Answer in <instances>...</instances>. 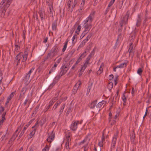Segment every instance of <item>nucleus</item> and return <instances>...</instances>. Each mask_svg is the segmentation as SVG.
Here are the masks:
<instances>
[{
	"label": "nucleus",
	"mask_w": 151,
	"mask_h": 151,
	"mask_svg": "<svg viewBox=\"0 0 151 151\" xmlns=\"http://www.w3.org/2000/svg\"><path fill=\"white\" fill-rule=\"evenodd\" d=\"M95 14L94 11L91 12L88 17L83 21L85 30L89 32L92 27V22L94 18Z\"/></svg>",
	"instance_id": "obj_1"
},
{
	"label": "nucleus",
	"mask_w": 151,
	"mask_h": 151,
	"mask_svg": "<svg viewBox=\"0 0 151 151\" xmlns=\"http://www.w3.org/2000/svg\"><path fill=\"white\" fill-rule=\"evenodd\" d=\"M28 56V52L25 51L24 54L22 53H20L18 54L15 58V60L17 61V65L19 64L21 60H22V62L25 61L27 59Z\"/></svg>",
	"instance_id": "obj_2"
},
{
	"label": "nucleus",
	"mask_w": 151,
	"mask_h": 151,
	"mask_svg": "<svg viewBox=\"0 0 151 151\" xmlns=\"http://www.w3.org/2000/svg\"><path fill=\"white\" fill-rule=\"evenodd\" d=\"M77 3V0H69L67 4L68 11L72 12Z\"/></svg>",
	"instance_id": "obj_3"
},
{
	"label": "nucleus",
	"mask_w": 151,
	"mask_h": 151,
	"mask_svg": "<svg viewBox=\"0 0 151 151\" xmlns=\"http://www.w3.org/2000/svg\"><path fill=\"white\" fill-rule=\"evenodd\" d=\"M70 63H63L61 67V71L60 73L62 75H65L70 68Z\"/></svg>",
	"instance_id": "obj_4"
},
{
	"label": "nucleus",
	"mask_w": 151,
	"mask_h": 151,
	"mask_svg": "<svg viewBox=\"0 0 151 151\" xmlns=\"http://www.w3.org/2000/svg\"><path fill=\"white\" fill-rule=\"evenodd\" d=\"M83 120L80 121H73L70 126V129L72 131H75L77 128L78 124H81L82 123Z\"/></svg>",
	"instance_id": "obj_5"
},
{
	"label": "nucleus",
	"mask_w": 151,
	"mask_h": 151,
	"mask_svg": "<svg viewBox=\"0 0 151 151\" xmlns=\"http://www.w3.org/2000/svg\"><path fill=\"white\" fill-rule=\"evenodd\" d=\"M129 15L128 12H127L124 17H121L120 23V25L121 27H122L123 24L126 25L127 23Z\"/></svg>",
	"instance_id": "obj_6"
},
{
	"label": "nucleus",
	"mask_w": 151,
	"mask_h": 151,
	"mask_svg": "<svg viewBox=\"0 0 151 151\" xmlns=\"http://www.w3.org/2000/svg\"><path fill=\"white\" fill-rule=\"evenodd\" d=\"M63 76V75L60 74V73L58 75H57L54 79L52 83L49 86L48 88V89L50 90L54 86L58 81L59 79Z\"/></svg>",
	"instance_id": "obj_7"
},
{
	"label": "nucleus",
	"mask_w": 151,
	"mask_h": 151,
	"mask_svg": "<svg viewBox=\"0 0 151 151\" xmlns=\"http://www.w3.org/2000/svg\"><path fill=\"white\" fill-rule=\"evenodd\" d=\"M63 76V75L60 74V73L58 75H57L54 79L52 83L49 86L48 88V89L50 90L54 86L58 81L59 79Z\"/></svg>",
	"instance_id": "obj_8"
},
{
	"label": "nucleus",
	"mask_w": 151,
	"mask_h": 151,
	"mask_svg": "<svg viewBox=\"0 0 151 151\" xmlns=\"http://www.w3.org/2000/svg\"><path fill=\"white\" fill-rule=\"evenodd\" d=\"M35 68L32 67L31 69L29 71L27 74H26L24 77V80L26 81V82H28L29 83L30 82L31 79L29 80V77L31 73L33 72L35 69Z\"/></svg>",
	"instance_id": "obj_9"
},
{
	"label": "nucleus",
	"mask_w": 151,
	"mask_h": 151,
	"mask_svg": "<svg viewBox=\"0 0 151 151\" xmlns=\"http://www.w3.org/2000/svg\"><path fill=\"white\" fill-rule=\"evenodd\" d=\"M24 125V124H21L20 125V126L18 128V129L14 133V134L12 137L9 141V142L10 141H14L15 140L16 137L18 136V133H17L18 131V130H21Z\"/></svg>",
	"instance_id": "obj_10"
},
{
	"label": "nucleus",
	"mask_w": 151,
	"mask_h": 151,
	"mask_svg": "<svg viewBox=\"0 0 151 151\" xmlns=\"http://www.w3.org/2000/svg\"><path fill=\"white\" fill-rule=\"evenodd\" d=\"M118 133H116L115 134L113 138L112 141L111 146V149H114V148L115 144L116 142L117 138L118 137Z\"/></svg>",
	"instance_id": "obj_11"
},
{
	"label": "nucleus",
	"mask_w": 151,
	"mask_h": 151,
	"mask_svg": "<svg viewBox=\"0 0 151 151\" xmlns=\"http://www.w3.org/2000/svg\"><path fill=\"white\" fill-rule=\"evenodd\" d=\"M81 84V82L80 81L76 83L73 89V93L74 94L76 93Z\"/></svg>",
	"instance_id": "obj_12"
},
{
	"label": "nucleus",
	"mask_w": 151,
	"mask_h": 151,
	"mask_svg": "<svg viewBox=\"0 0 151 151\" xmlns=\"http://www.w3.org/2000/svg\"><path fill=\"white\" fill-rule=\"evenodd\" d=\"M56 55L50 51V52L48 54L46 57L45 58L44 61L46 60L47 59H50V60L51 59Z\"/></svg>",
	"instance_id": "obj_13"
},
{
	"label": "nucleus",
	"mask_w": 151,
	"mask_h": 151,
	"mask_svg": "<svg viewBox=\"0 0 151 151\" xmlns=\"http://www.w3.org/2000/svg\"><path fill=\"white\" fill-rule=\"evenodd\" d=\"M53 132V130L52 132L47 139V140L48 142H51L54 139L55 137V134Z\"/></svg>",
	"instance_id": "obj_14"
},
{
	"label": "nucleus",
	"mask_w": 151,
	"mask_h": 151,
	"mask_svg": "<svg viewBox=\"0 0 151 151\" xmlns=\"http://www.w3.org/2000/svg\"><path fill=\"white\" fill-rule=\"evenodd\" d=\"M97 103V100H95L92 101L91 104H90L88 106L91 109H93L95 108Z\"/></svg>",
	"instance_id": "obj_15"
},
{
	"label": "nucleus",
	"mask_w": 151,
	"mask_h": 151,
	"mask_svg": "<svg viewBox=\"0 0 151 151\" xmlns=\"http://www.w3.org/2000/svg\"><path fill=\"white\" fill-rule=\"evenodd\" d=\"M104 66V63H102L99 69L97 72L98 75H100L102 72L103 70Z\"/></svg>",
	"instance_id": "obj_16"
},
{
	"label": "nucleus",
	"mask_w": 151,
	"mask_h": 151,
	"mask_svg": "<svg viewBox=\"0 0 151 151\" xmlns=\"http://www.w3.org/2000/svg\"><path fill=\"white\" fill-rule=\"evenodd\" d=\"M58 47L56 45H55L52 48L50 51L57 55L58 52Z\"/></svg>",
	"instance_id": "obj_17"
},
{
	"label": "nucleus",
	"mask_w": 151,
	"mask_h": 151,
	"mask_svg": "<svg viewBox=\"0 0 151 151\" xmlns=\"http://www.w3.org/2000/svg\"><path fill=\"white\" fill-rule=\"evenodd\" d=\"M27 90V88L26 87H23L22 88L21 91V93L19 97V99H20L22 96H24Z\"/></svg>",
	"instance_id": "obj_18"
},
{
	"label": "nucleus",
	"mask_w": 151,
	"mask_h": 151,
	"mask_svg": "<svg viewBox=\"0 0 151 151\" xmlns=\"http://www.w3.org/2000/svg\"><path fill=\"white\" fill-rule=\"evenodd\" d=\"M55 101H53L52 100H51L49 102V105L47 106L46 108V110L44 109L43 111L44 113H45L47 110L50 108V107L52 106L54 103Z\"/></svg>",
	"instance_id": "obj_19"
},
{
	"label": "nucleus",
	"mask_w": 151,
	"mask_h": 151,
	"mask_svg": "<svg viewBox=\"0 0 151 151\" xmlns=\"http://www.w3.org/2000/svg\"><path fill=\"white\" fill-rule=\"evenodd\" d=\"M128 62L126 61L123 63L120 64L119 65L117 66L118 68H123L125 67L127 65Z\"/></svg>",
	"instance_id": "obj_20"
},
{
	"label": "nucleus",
	"mask_w": 151,
	"mask_h": 151,
	"mask_svg": "<svg viewBox=\"0 0 151 151\" xmlns=\"http://www.w3.org/2000/svg\"><path fill=\"white\" fill-rule=\"evenodd\" d=\"M6 113V111H5L2 114L1 116L2 118V119L0 121V125L3 123L4 120L6 119L5 117Z\"/></svg>",
	"instance_id": "obj_21"
},
{
	"label": "nucleus",
	"mask_w": 151,
	"mask_h": 151,
	"mask_svg": "<svg viewBox=\"0 0 151 151\" xmlns=\"http://www.w3.org/2000/svg\"><path fill=\"white\" fill-rule=\"evenodd\" d=\"M96 49V47H95L93 50L91 52V53L90 54V55L88 56L87 58H89V59L90 60L91 58L94 55Z\"/></svg>",
	"instance_id": "obj_22"
},
{
	"label": "nucleus",
	"mask_w": 151,
	"mask_h": 151,
	"mask_svg": "<svg viewBox=\"0 0 151 151\" xmlns=\"http://www.w3.org/2000/svg\"><path fill=\"white\" fill-rule=\"evenodd\" d=\"M141 17L140 15H138V16L137 23L136 24V26L137 27H138L140 26L141 24Z\"/></svg>",
	"instance_id": "obj_23"
},
{
	"label": "nucleus",
	"mask_w": 151,
	"mask_h": 151,
	"mask_svg": "<svg viewBox=\"0 0 151 151\" xmlns=\"http://www.w3.org/2000/svg\"><path fill=\"white\" fill-rule=\"evenodd\" d=\"M46 122V119L45 118H42L39 121V123L41 127H42L43 124H45Z\"/></svg>",
	"instance_id": "obj_24"
},
{
	"label": "nucleus",
	"mask_w": 151,
	"mask_h": 151,
	"mask_svg": "<svg viewBox=\"0 0 151 151\" xmlns=\"http://www.w3.org/2000/svg\"><path fill=\"white\" fill-rule=\"evenodd\" d=\"M49 6L50 12H49V13L51 14L52 16H53V6L52 5H50V4H48Z\"/></svg>",
	"instance_id": "obj_25"
},
{
	"label": "nucleus",
	"mask_w": 151,
	"mask_h": 151,
	"mask_svg": "<svg viewBox=\"0 0 151 151\" xmlns=\"http://www.w3.org/2000/svg\"><path fill=\"white\" fill-rule=\"evenodd\" d=\"M36 130V128H34V129L30 133L29 136V138H31L34 135Z\"/></svg>",
	"instance_id": "obj_26"
},
{
	"label": "nucleus",
	"mask_w": 151,
	"mask_h": 151,
	"mask_svg": "<svg viewBox=\"0 0 151 151\" xmlns=\"http://www.w3.org/2000/svg\"><path fill=\"white\" fill-rule=\"evenodd\" d=\"M128 97V96L126 95V93L124 92L122 96V101L126 103L127 101V98Z\"/></svg>",
	"instance_id": "obj_27"
},
{
	"label": "nucleus",
	"mask_w": 151,
	"mask_h": 151,
	"mask_svg": "<svg viewBox=\"0 0 151 151\" xmlns=\"http://www.w3.org/2000/svg\"><path fill=\"white\" fill-rule=\"evenodd\" d=\"M113 83L112 82H109L107 85V88L109 90L111 91L113 87Z\"/></svg>",
	"instance_id": "obj_28"
},
{
	"label": "nucleus",
	"mask_w": 151,
	"mask_h": 151,
	"mask_svg": "<svg viewBox=\"0 0 151 151\" xmlns=\"http://www.w3.org/2000/svg\"><path fill=\"white\" fill-rule=\"evenodd\" d=\"M131 142L132 144H135L134 141L135 139V136L134 134H132L130 137Z\"/></svg>",
	"instance_id": "obj_29"
},
{
	"label": "nucleus",
	"mask_w": 151,
	"mask_h": 151,
	"mask_svg": "<svg viewBox=\"0 0 151 151\" xmlns=\"http://www.w3.org/2000/svg\"><path fill=\"white\" fill-rule=\"evenodd\" d=\"M56 21H54L52 24V28L53 30H56L57 28Z\"/></svg>",
	"instance_id": "obj_30"
},
{
	"label": "nucleus",
	"mask_w": 151,
	"mask_h": 151,
	"mask_svg": "<svg viewBox=\"0 0 151 151\" xmlns=\"http://www.w3.org/2000/svg\"><path fill=\"white\" fill-rule=\"evenodd\" d=\"M62 101H58L54 105L53 109H55L60 104Z\"/></svg>",
	"instance_id": "obj_31"
},
{
	"label": "nucleus",
	"mask_w": 151,
	"mask_h": 151,
	"mask_svg": "<svg viewBox=\"0 0 151 151\" xmlns=\"http://www.w3.org/2000/svg\"><path fill=\"white\" fill-rule=\"evenodd\" d=\"M8 8H6V6H5L4 7V8H2L1 9V16H4L5 15V12L6 10Z\"/></svg>",
	"instance_id": "obj_32"
},
{
	"label": "nucleus",
	"mask_w": 151,
	"mask_h": 151,
	"mask_svg": "<svg viewBox=\"0 0 151 151\" xmlns=\"http://www.w3.org/2000/svg\"><path fill=\"white\" fill-rule=\"evenodd\" d=\"M69 144L65 143V147L63 150V151H69L70 149L69 148Z\"/></svg>",
	"instance_id": "obj_33"
},
{
	"label": "nucleus",
	"mask_w": 151,
	"mask_h": 151,
	"mask_svg": "<svg viewBox=\"0 0 151 151\" xmlns=\"http://www.w3.org/2000/svg\"><path fill=\"white\" fill-rule=\"evenodd\" d=\"M68 41H69L68 40V39H67L66 40V42L64 44L63 47L62 49V51L63 52H64L65 51V50L66 48L67 44H68Z\"/></svg>",
	"instance_id": "obj_34"
},
{
	"label": "nucleus",
	"mask_w": 151,
	"mask_h": 151,
	"mask_svg": "<svg viewBox=\"0 0 151 151\" xmlns=\"http://www.w3.org/2000/svg\"><path fill=\"white\" fill-rule=\"evenodd\" d=\"M121 37V34H119V35H118V38L116 40V43L115 44V45H114V49H115L116 47H117V46L118 44V43L117 42H118V41L119 40L120 37Z\"/></svg>",
	"instance_id": "obj_35"
},
{
	"label": "nucleus",
	"mask_w": 151,
	"mask_h": 151,
	"mask_svg": "<svg viewBox=\"0 0 151 151\" xmlns=\"http://www.w3.org/2000/svg\"><path fill=\"white\" fill-rule=\"evenodd\" d=\"M105 101H102L99 102L98 103V104L96 105V107L98 108H99L102 106V105L104 104V102Z\"/></svg>",
	"instance_id": "obj_36"
},
{
	"label": "nucleus",
	"mask_w": 151,
	"mask_h": 151,
	"mask_svg": "<svg viewBox=\"0 0 151 151\" xmlns=\"http://www.w3.org/2000/svg\"><path fill=\"white\" fill-rule=\"evenodd\" d=\"M93 34L92 33H91L89 34L87 37L86 39L84 40L86 42L89 40L92 35Z\"/></svg>",
	"instance_id": "obj_37"
},
{
	"label": "nucleus",
	"mask_w": 151,
	"mask_h": 151,
	"mask_svg": "<svg viewBox=\"0 0 151 151\" xmlns=\"http://www.w3.org/2000/svg\"><path fill=\"white\" fill-rule=\"evenodd\" d=\"M66 141L65 143L69 144L71 141V139L69 135H66Z\"/></svg>",
	"instance_id": "obj_38"
},
{
	"label": "nucleus",
	"mask_w": 151,
	"mask_h": 151,
	"mask_svg": "<svg viewBox=\"0 0 151 151\" xmlns=\"http://www.w3.org/2000/svg\"><path fill=\"white\" fill-rule=\"evenodd\" d=\"M90 59L89 58H87L86 59V60L85 63L83 65V66L85 67L86 68L87 66V65L88 64L90 60Z\"/></svg>",
	"instance_id": "obj_39"
},
{
	"label": "nucleus",
	"mask_w": 151,
	"mask_h": 151,
	"mask_svg": "<svg viewBox=\"0 0 151 151\" xmlns=\"http://www.w3.org/2000/svg\"><path fill=\"white\" fill-rule=\"evenodd\" d=\"M111 121H110L109 122H111V125H113L116 122V119H115L114 118H111Z\"/></svg>",
	"instance_id": "obj_40"
},
{
	"label": "nucleus",
	"mask_w": 151,
	"mask_h": 151,
	"mask_svg": "<svg viewBox=\"0 0 151 151\" xmlns=\"http://www.w3.org/2000/svg\"><path fill=\"white\" fill-rule=\"evenodd\" d=\"M15 92H13L9 95L7 97V100H10L11 99L12 97L13 96Z\"/></svg>",
	"instance_id": "obj_41"
},
{
	"label": "nucleus",
	"mask_w": 151,
	"mask_h": 151,
	"mask_svg": "<svg viewBox=\"0 0 151 151\" xmlns=\"http://www.w3.org/2000/svg\"><path fill=\"white\" fill-rule=\"evenodd\" d=\"M86 51H85L81 54L79 58H81V59L82 60L84 57L86 56Z\"/></svg>",
	"instance_id": "obj_42"
},
{
	"label": "nucleus",
	"mask_w": 151,
	"mask_h": 151,
	"mask_svg": "<svg viewBox=\"0 0 151 151\" xmlns=\"http://www.w3.org/2000/svg\"><path fill=\"white\" fill-rule=\"evenodd\" d=\"M39 14L40 15V18H41V20H42L44 19V15L43 14L42 11L40 10V11L39 12Z\"/></svg>",
	"instance_id": "obj_43"
},
{
	"label": "nucleus",
	"mask_w": 151,
	"mask_h": 151,
	"mask_svg": "<svg viewBox=\"0 0 151 151\" xmlns=\"http://www.w3.org/2000/svg\"><path fill=\"white\" fill-rule=\"evenodd\" d=\"M12 0H8L7 1L5 6L6 8H8L9 7L10 4H11Z\"/></svg>",
	"instance_id": "obj_44"
},
{
	"label": "nucleus",
	"mask_w": 151,
	"mask_h": 151,
	"mask_svg": "<svg viewBox=\"0 0 151 151\" xmlns=\"http://www.w3.org/2000/svg\"><path fill=\"white\" fill-rule=\"evenodd\" d=\"M87 42L83 40L79 46V47L81 48L83 47L85 44Z\"/></svg>",
	"instance_id": "obj_45"
},
{
	"label": "nucleus",
	"mask_w": 151,
	"mask_h": 151,
	"mask_svg": "<svg viewBox=\"0 0 151 151\" xmlns=\"http://www.w3.org/2000/svg\"><path fill=\"white\" fill-rule=\"evenodd\" d=\"M65 104H63V105L61 107L60 110L59 111V112L60 113V115L63 112V110L65 107Z\"/></svg>",
	"instance_id": "obj_46"
},
{
	"label": "nucleus",
	"mask_w": 151,
	"mask_h": 151,
	"mask_svg": "<svg viewBox=\"0 0 151 151\" xmlns=\"http://www.w3.org/2000/svg\"><path fill=\"white\" fill-rule=\"evenodd\" d=\"M81 28V26H80V25H79L78 26V27H77V28L76 31V33H77V34H79Z\"/></svg>",
	"instance_id": "obj_47"
},
{
	"label": "nucleus",
	"mask_w": 151,
	"mask_h": 151,
	"mask_svg": "<svg viewBox=\"0 0 151 151\" xmlns=\"http://www.w3.org/2000/svg\"><path fill=\"white\" fill-rule=\"evenodd\" d=\"M143 70L141 68H139L138 69L137 71V73L139 75H141L142 73V72Z\"/></svg>",
	"instance_id": "obj_48"
},
{
	"label": "nucleus",
	"mask_w": 151,
	"mask_h": 151,
	"mask_svg": "<svg viewBox=\"0 0 151 151\" xmlns=\"http://www.w3.org/2000/svg\"><path fill=\"white\" fill-rule=\"evenodd\" d=\"M132 50L128 49V52H129V55H131L132 57L133 56L134 54V52Z\"/></svg>",
	"instance_id": "obj_49"
},
{
	"label": "nucleus",
	"mask_w": 151,
	"mask_h": 151,
	"mask_svg": "<svg viewBox=\"0 0 151 151\" xmlns=\"http://www.w3.org/2000/svg\"><path fill=\"white\" fill-rule=\"evenodd\" d=\"M88 143H86V144L84 145L83 147H82V148H84V151H86L88 150Z\"/></svg>",
	"instance_id": "obj_50"
},
{
	"label": "nucleus",
	"mask_w": 151,
	"mask_h": 151,
	"mask_svg": "<svg viewBox=\"0 0 151 151\" xmlns=\"http://www.w3.org/2000/svg\"><path fill=\"white\" fill-rule=\"evenodd\" d=\"M91 86H88V88H87L86 93V95H88L89 94V92L90 91L91 89Z\"/></svg>",
	"instance_id": "obj_51"
},
{
	"label": "nucleus",
	"mask_w": 151,
	"mask_h": 151,
	"mask_svg": "<svg viewBox=\"0 0 151 151\" xmlns=\"http://www.w3.org/2000/svg\"><path fill=\"white\" fill-rule=\"evenodd\" d=\"M76 35H73V37L72 38V42L73 43H75L76 42V40H75V39L76 38Z\"/></svg>",
	"instance_id": "obj_52"
},
{
	"label": "nucleus",
	"mask_w": 151,
	"mask_h": 151,
	"mask_svg": "<svg viewBox=\"0 0 151 151\" xmlns=\"http://www.w3.org/2000/svg\"><path fill=\"white\" fill-rule=\"evenodd\" d=\"M24 132V131L23 130L22 131V132H21V133H20L18 137V139H17V140L19 139L23 135Z\"/></svg>",
	"instance_id": "obj_53"
},
{
	"label": "nucleus",
	"mask_w": 151,
	"mask_h": 151,
	"mask_svg": "<svg viewBox=\"0 0 151 151\" xmlns=\"http://www.w3.org/2000/svg\"><path fill=\"white\" fill-rule=\"evenodd\" d=\"M38 123H39V122H38V121H37L35 123V125L32 127V128L33 129V128H35L38 127L39 126Z\"/></svg>",
	"instance_id": "obj_54"
},
{
	"label": "nucleus",
	"mask_w": 151,
	"mask_h": 151,
	"mask_svg": "<svg viewBox=\"0 0 151 151\" xmlns=\"http://www.w3.org/2000/svg\"><path fill=\"white\" fill-rule=\"evenodd\" d=\"M148 19V18L147 16V14L146 13V14H145V19L143 21V24H144L145 23L146 21Z\"/></svg>",
	"instance_id": "obj_55"
},
{
	"label": "nucleus",
	"mask_w": 151,
	"mask_h": 151,
	"mask_svg": "<svg viewBox=\"0 0 151 151\" xmlns=\"http://www.w3.org/2000/svg\"><path fill=\"white\" fill-rule=\"evenodd\" d=\"M119 112L118 111H116V114L114 118L116 119V118L119 116Z\"/></svg>",
	"instance_id": "obj_56"
},
{
	"label": "nucleus",
	"mask_w": 151,
	"mask_h": 151,
	"mask_svg": "<svg viewBox=\"0 0 151 151\" xmlns=\"http://www.w3.org/2000/svg\"><path fill=\"white\" fill-rule=\"evenodd\" d=\"M26 34V32L25 31L23 30V33H22V36L23 37V38L24 40L25 39V35Z\"/></svg>",
	"instance_id": "obj_57"
},
{
	"label": "nucleus",
	"mask_w": 151,
	"mask_h": 151,
	"mask_svg": "<svg viewBox=\"0 0 151 151\" xmlns=\"http://www.w3.org/2000/svg\"><path fill=\"white\" fill-rule=\"evenodd\" d=\"M55 69H56L55 68L52 67L49 71V74H50L52 72H54Z\"/></svg>",
	"instance_id": "obj_58"
},
{
	"label": "nucleus",
	"mask_w": 151,
	"mask_h": 151,
	"mask_svg": "<svg viewBox=\"0 0 151 151\" xmlns=\"http://www.w3.org/2000/svg\"><path fill=\"white\" fill-rule=\"evenodd\" d=\"M123 2H121L120 1H119V5H118V6L119 9H121L122 8L123 5Z\"/></svg>",
	"instance_id": "obj_59"
},
{
	"label": "nucleus",
	"mask_w": 151,
	"mask_h": 151,
	"mask_svg": "<svg viewBox=\"0 0 151 151\" xmlns=\"http://www.w3.org/2000/svg\"><path fill=\"white\" fill-rule=\"evenodd\" d=\"M81 6L80 7L79 9H78V11L80 12H81L82 9L83 8L84 5H81Z\"/></svg>",
	"instance_id": "obj_60"
},
{
	"label": "nucleus",
	"mask_w": 151,
	"mask_h": 151,
	"mask_svg": "<svg viewBox=\"0 0 151 151\" xmlns=\"http://www.w3.org/2000/svg\"><path fill=\"white\" fill-rule=\"evenodd\" d=\"M71 111V107H69L68 109V110L66 112V114L68 115Z\"/></svg>",
	"instance_id": "obj_61"
},
{
	"label": "nucleus",
	"mask_w": 151,
	"mask_h": 151,
	"mask_svg": "<svg viewBox=\"0 0 151 151\" xmlns=\"http://www.w3.org/2000/svg\"><path fill=\"white\" fill-rule=\"evenodd\" d=\"M109 122H110V121H111V118H112V116H111L112 114L111 112H110L109 113Z\"/></svg>",
	"instance_id": "obj_62"
},
{
	"label": "nucleus",
	"mask_w": 151,
	"mask_h": 151,
	"mask_svg": "<svg viewBox=\"0 0 151 151\" xmlns=\"http://www.w3.org/2000/svg\"><path fill=\"white\" fill-rule=\"evenodd\" d=\"M133 44L132 43H130V45L129 46V49L133 50Z\"/></svg>",
	"instance_id": "obj_63"
},
{
	"label": "nucleus",
	"mask_w": 151,
	"mask_h": 151,
	"mask_svg": "<svg viewBox=\"0 0 151 151\" xmlns=\"http://www.w3.org/2000/svg\"><path fill=\"white\" fill-rule=\"evenodd\" d=\"M81 60H82L81 59V58H79L76 62L75 65H77L78 64Z\"/></svg>",
	"instance_id": "obj_64"
}]
</instances>
